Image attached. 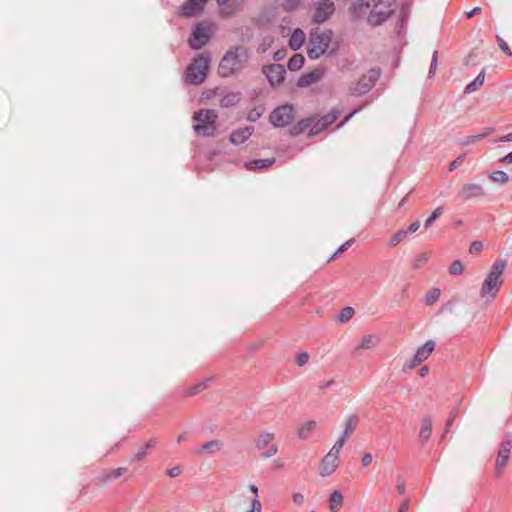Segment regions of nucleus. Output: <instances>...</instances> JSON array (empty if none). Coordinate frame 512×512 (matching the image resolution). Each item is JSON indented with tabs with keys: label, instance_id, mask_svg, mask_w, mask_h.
<instances>
[{
	"label": "nucleus",
	"instance_id": "36",
	"mask_svg": "<svg viewBox=\"0 0 512 512\" xmlns=\"http://www.w3.org/2000/svg\"><path fill=\"white\" fill-rule=\"evenodd\" d=\"M440 297V290L438 288H434L431 291H429L425 297V304L426 305H432L435 303Z\"/></svg>",
	"mask_w": 512,
	"mask_h": 512
},
{
	"label": "nucleus",
	"instance_id": "51",
	"mask_svg": "<svg viewBox=\"0 0 512 512\" xmlns=\"http://www.w3.org/2000/svg\"><path fill=\"white\" fill-rule=\"evenodd\" d=\"M482 249V243L479 241H474L469 248L470 253L480 252Z\"/></svg>",
	"mask_w": 512,
	"mask_h": 512
},
{
	"label": "nucleus",
	"instance_id": "45",
	"mask_svg": "<svg viewBox=\"0 0 512 512\" xmlns=\"http://www.w3.org/2000/svg\"><path fill=\"white\" fill-rule=\"evenodd\" d=\"M291 497H292V501L295 505L300 506L304 503L305 498L302 493L294 492Z\"/></svg>",
	"mask_w": 512,
	"mask_h": 512
},
{
	"label": "nucleus",
	"instance_id": "11",
	"mask_svg": "<svg viewBox=\"0 0 512 512\" xmlns=\"http://www.w3.org/2000/svg\"><path fill=\"white\" fill-rule=\"evenodd\" d=\"M294 119V109L291 105L285 104L277 107L270 114V121L275 127H285Z\"/></svg>",
	"mask_w": 512,
	"mask_h": 512
},
{
	"label": "nucleus",
	"instance_id": "29",
	"mask_svg": "<svg viewBox=\"0 0 512 512\" xmlns=\"http://www.w3.org/2000/svg\"><path fill=\"white\" fill-rule=\"evenodd\" d=\"M155 444H156V440L150 439L148 442H146L143 446H141L138 449V451L134 454L131 461H133V462L140 461L143 458H145L146 455L148 454L149 450L152 449L155 446Z\"/></svg>",
	"mask_w": 512,
	"mask_h": 512
},
{
	"label": "nucleus",
	"instance_id": "42",
	"mask_svg": "<svg viewBox=\"0 0 512 512\" xmlns=\"http://www.w3.org/2000/svg\"><path fill=\"white\" fill-rule=\"evenodd\" d=\"M490 133H492V129L491 128H488L486 129L483 133H480V134H477V135H472V136H469L466 140V143H475L483 138H485L486 136H488Z\"/></svg>",
	"mask_w": 512,
	"mask_h": 512
},
{
	"label": "nucleus",
	"instance_id": "31",
	"mask_svg": "<svg viewBox=\"0 0 512 512\" xmlns=\"http://www.w3.org/2000/svg\"><path fill=\"white\" fill-rule=\"evenodd\" d=\"M274 163V159H258L246 163L245 166L249 170L263 169L271 166Z\"/></svg>",
	"mask_w": 512,
	"mask_h": 512
},
{
	"label": "nucleus",
	"instance_id": "38",
	"mask_svg": "<svg viewBox=\"0 0 512 512\" xmlns=\"http://www.w3.org/2000/svg\"><path fill=\"white\" fill-rule=\"evenodd\" d=\"M490 178L492 180H494L495 182H499L502 184L507 183L509 180L508 174L503 171H496V172L492 173Z\"/></svg>",
	"mask_w": 512,
	"mask_h": 512
},
{
	"label": "nucleus",
	"instance_id": "27",
	"mask_svg": "<svg viewBox=\"0 0 512 512\" xmlns=\"http://www.w3.org/2000/svg\"><path fill=\"white\" fill-rule=\"evenodd\" d=\"M358 424V418L356 416H350L347 418L345 422V429L343 432V436L338 440L342 441V446L344 445L345 441L352 435L354 430L356 429Z\"/></svg>",
	"mask_w": 512,
	"mask_h": 512
},
{
	"label": "nucleus",
	"instance_id": "30",
	"mask_svg": "<svg viewBox=\"0 0 512 512\" xmlns=\"http://www.w3.org/2000/svg\"><path fill=\"white\" fill-rule=\"evenodd\" d=\"M432 434V420L429 417H425L421 424L419 436L424 441H427Z\"/></svg>",
	"mask_w": 512,
	"mask_h": 512
},
{
	"label": "nucleus",
	"instance_id": "6",
	"mask_svg": "<svg viewBox=\"0 0 512 512\" xmlns=\"http://www.w3.org/2000/svg\"><path fill=\"white\" fill-rule=\"evenodd\" d=\"M217 113L214 110H199L193 116L194 130L200 136H213L216 131Z\"/></svg>",
	"mask_w": 512,
	"mask_h": 512
},
{
	"label": "nucleus",
	"instance_id": "7",
	"mask_svg": "<svg viewBox=\"0 0 512 512\" xmlns=\"http://www.w3.org/2000/svg\"><path fill=\"white\" fill-rule=\"evenodd\" d=\"M210 58L206 54L198 55L186 69V77L192 84L202 83L209 69Z\"/></svg>",
	"mask_w": 512,
	"mask_h": 512
},
{
	"label": "nucleus",
	"instance_id": "25",
	"mask_svg": "<svg viewBox=\"0 0 512 512\" xmlns=\"http://www.w3.org/2000/svg\"><path fill=\"white\" fill-rule=\"evenodd\" d=\"M317 428V422L314 420L303 423L297 430L296 434L299 439L306 440L311 433Z\"/></svg>",
	"mask_w": 512,
	"mask_h": 512
},
{
	"label": "nucleus",
	"instance_id": "61",
	"mask_svg": "<svg viewBox=\"0 0 512 512\" xmlns=\"http://www.w3.org/2000/svg\"><path fill=\"white\" fill-rule=\"evenodd\" d=\"M249 490L255 495V497H258V487L254 484H251L249 486Z\"/></svg>",
	"mask_w": 512,
	"mask_h": 512
},
{
	"label": "nucleus",
	"instance_id": "20",
	"mask_svg": "<svg viewBox=\"0 0 512 512\" xmlns=\"http://www.w3.org/2000/svg\"><path fill=\"white\" fill-rule=\"evenodd\" d=\"M207 0H187L182 6L183 16H193L200 13L203 9Z\"/></svg>",
	"mask_w": 512,
	"mask_h": 512
},
{
	"label": "nucleus",
	"instance_id": "37",
	"mask_svg": "<svg viewBox=\"0 0 512 512\" xmlns=\"http://www.w3.org/2000/svg\"><path fill=\"white\" fill-rule=\"evenodd\" d=\"M442 213H443V208L437 207L432 212V214L428 217V219L425 221V223H424L425 228H429L432 225V223L442 215Z\"/></svg>",
	"mask_w": 512,
	"mask_h": 512
},
{
	"label": "nucleus",
	"instance_id": "32",
	"mask_svg": "<svg viewBox=\"0 0 512 512\" xmlns=\"http://www.w3.org/2000/svg\"><path fill=\"white\" fill-rule=\"evenodd\" d=\"M485 81V72L484 70L478 74V76L465 87L466 93H472L479 89Z\"/></svg>",
	"mask_w": 512,
	"mask_h": 512
},
{
	"label": "nucleus",
	"instance_id": "1",
	"mask_svg": "<svg viewBox=\"0 0 512 512\" xmlns=\"http://www.w3.org/2000/svg\"><path fill=\"white\" fill-rule=\"evenodd\" d=\"M354 8L358 16L367 15L370 24L379 25L393 13L394 4L392 0H360Z\"/></svg>",
	"mask_w": 512,
	"mask_h": 512
},
{
	"label": "nucleus",
	"instance_id": "17",
	"mask_svg": "<svg viewBox=\"0 0 512 512\" xmlns=\"http://www.w3.org/2000/svg\"><path fill=\"white\" fill-rule=\"evenodd\" d=\"M485 194L483 187L476 183L464 184L459 191V196L462 199L468 200L472 198H479Z\"/></svg>",
	"mask_w": 512,
	"mask_h": 512
},
{
	"label": "nucleus",
	"instance_id": "3",
	"mask_svg": "<svg viewBox=\"0 0 512 512\" xmlns=\"http://www.w3.org/2000/svg\"><path fill=\"white\" fill-rule=\"evenodd\" d=\"M339 114L340 112L334 109L322 117L312 116L302 119L291 128L290 132L292 135H299L304 132H308L309 136L317 135L329 125L333 124Z\"/></svg>",
	"mask_w": 512,
	"mask_h": 512
},
{
	"label": "nucleus",
	"instance_id": "62",
	"mask_svg": "<svg viewBox=\"0 0 512 512\" xmlns=\"http://www.w3.org/2000/svg\"><path fill=\"white\" fill-rule=\"evenodd\" d=\"M408 511V502L405 501L404 503H402V505L400 506L398 512H407Z\"/></svg>",
	"mask_w": 512,
	"mask_h": 512
},
{
	"label": "nucleus",
	"instance_id": "57",
	"mask_svg": "<svg viewBox=\"0 0 512 512\" xmlns=\"http://www.w3.org/2000/svg\"><path fill=\"white\" fill-rule=\"evenodd\" d=\"M499 142H512V132L500 137L498 139Z\"/></svg>",
	"mask_w": 512,
	"mask_h": 512
},
{
	"label": "nucleus",
	"instance_id": "44",
	"mask_svg": "<svg viewBox=\"0 0 512 512\" xmlns=\"http://www.w3.org/2000/svg\"><path fill=\"white\" fill-rule=\"evenodd\" d=\"M353 241H354L353 239H350V240L346 241L345 243H343L337 249V251L330 257L329 261L334 260L338 254L343 253L344 251H346L352 245Z\"/></svg>",
	"mask_w": 512,
	"mask_h": 512
},
{
	"label": "nucleus",
	"instance_id": "21",
	"mask_svg": "<svg viewBox=\"0 0 512 512\" xmlns=\"http://www.w3.org/2000/svg\"><path fill=\"white\" fill-rule=\"evenodd\" d=\"M222 446L223 445L219 440H211L195 448L193 453L197 456L213 454L216 451L221 450Z\"/></svg>",
	"mask_w": 512,
	"mask_h": 512
},
{
	"label": "nucleus",
	"instance_id": "39",
	"mask_svg": "<svg viewBox=\"0 0 512 512\" xmlns=\"http://www.w3.org/2000/svg\"><path fill=\"white\" fill-rule=\"evenodd\" d=\"M463 271H464V266L459 260L454 261L449 268V272L452 275H460L463 273Z\"/></svg>",
	"mask_w": 512,
	"mask_h": 512
},
{
	"label": "nucleus",
	"instance_id": "47",
	"mask_svg": "<svg viewBox=\"0 0 512 512\" xmlns=\"http://www.w3.org/2000/svg\"><path fill=\"white\" fill-rule=\"evenodd\" d=\"M464 161V157L463 156H459L457 157L454 161H452L449 165V171H453L455 169H457Z\"/></svg>",
	"mask_w": 512,
	"mask_h": 512
},
{
	"label": "nucleus",
	"instance_id": "10",
	"mask_svg": "<svg viewBox=\"0 0 512 512\" xmlns=\"http://www.w3.org/2000/svg\"><path fill=\"white\" fill-rule=\"evenodd\" d=\"M275 433L272 431H262L255 439V447L262 451V458L267 459L278 453V444L274 441Z\"/></svg>",
	"mask_w": 512,
	"mask_h": 512
},
{
	"label": "nucleus",
	"instance_id": "18",
	"mask_svg": "<svg viewBox=\"0 0 512 512\" xmlns=\"http://www.w3.org/2000/svg\"><path fill=\"white\" fill-rule=\"evenodd\" d=\"M244 0H217L220 14L228 17L238 11L243 4Z\"/></svg>",
	"mask_w": 512,
	"mask_h": 512
},
{
	"label": "nucleus",
	"instance_id": "19",
	"mask_svg": "<svg viewBox=\"0 0 512 512\" xmlns=\"http://www.w3.org/2000/svg\"><path fill=\"white\" fill-rule=\"evenodd\" d=\"M324 76V70L316 68L306 74H303L297 81L298 87H308L314 83L319 82Z\"/></svg>",
	"mask_w": 512,
	"mask_h": 512
},
{
	"label": "nucleus",
	"instance_id": "14",
	"mask_svg": "<svg viewBox=\"0 0 512 512\" xmlns=\"http://www.w3.org/2000/svg\"><path fill=\"white\" fill-rule=\"evenodd\" d=\"M512 447V436L507 435L505 439L501 442L498 456L495 463V469L498 474L501 473L503 468L506 466L509 457H510V450Z\"/></svg>",
	"mask_w": 512,
	"mask_h": 512
},
{
	"label": "nucleus",
	"instance_id": "63",
	"mask_svg": "<svg viewBox=\"0 0 512 512\" xmlns=\"http://www.w3.org/2000/svg\"><path fill=\"white\" fill-rule=\"evenodd\" d=\"M428 258H429V255H428L427 253H423V254L419 257L418 261H419L420 263H425V262L428 260Z\"/></svg>",
	"mask_w": 512,
	"mask_h": 512
},
{
	"label": "nucleus",
	"instance_id": "50",
	"mask_svg": "<svg viewBox=\"0 0 512 512\" xmlns=\"http://www.w3.org/2000/svg\"><path fill=\"white\" fill-rule=\"evenodd\" d=\"M436 68H437V52L434 51L433 58H432V63H431L430 69H429V76L430 77L432 75H434Z\"/></svg>",
	"mask_w": 512,
	"mask_h": 512
},
{
	"label": "nucleus",
	"instance_id": "43",
	"mask_svg": "<svg viewBox=\"0 0 512 512\" xmlns=\"http://www.w3.org/2000/svg\"><path fill=\"white\" fill-rule=\"evenodd\" d=\"M236 101H238V96L236 94H229L221 99V106L227 107L233 105Z\"/></svg>",
	"mask_w": 512,
	"mask_h": 512
},
{
	"label": "nucleus",
	"instance_id": "13",
	"mask_svg": "<svg viewBox=\"0 0 512 512\" xmlns=\"http://www.w3.org/2000/svg\"><path fill=\"white\" fill-rule=\"evenodd\" d=\"M378 78L376 71H370L368 75H363L359 81L350 87V93L359 96L368 92L375 84Z\"/></svg>",
	"mask_w": 512,
	"mask_h": 512
},
{
	"label": "nucleus",
	"instance_id": "48",
	"mask_svg": "<svg viewBox=\"0 0 512 512\" xmlns=\"http://www.w3.org/2000/svg\"><path fill=\"white\" fill-rule=\"evenodd\" d=\"M421 226V222L419 220H416L414 222H412L409 226V228L406 230L408 232V234H413L415 233L416 231H418V229L420 228Z\"/></svg>",
	"mask_w": 512,
	"mask_h": 512
},
{
	"label": "nucleus",
	"instance_id": "16",
	"mask_svg": "<svg viewBox=\"0 0 512 512\" xmlns=\"http://www.w3.org/2000/svg\"><path fill=\"white\" fill-rule=\"evenodd\" d=\"M263 73L266 75L271 85H278L284 80L285 69L281 64H271L263 68Z\"/></svg>",
	"mask_w": 512,
	"mask_h": 512
},
{
	"label": "nucleus",
	"instance_id": "60",
	"mask_svg": "<svg viewBox=\"0 0 512 512\" xmlns=\"http://www.w3.org/2000/svg\"><path fill=\"white\" fill-rule=\"evenodd\" d=\"M501 162H505V163H512V151L510 153H508L507 155H505L502 159H501Z\"/></svg>",
	"mask_w": 512,
	"mask_h": 512
},
{
	"label": "nucleus",
	"instance_id": "15",
	"mask_svg": "<svg viewBox=\"0 0 512 512\" xmlns=\"http://www.w3.org/2000/svg\"><path fill=\"white\" fill-rule=\"evenodd\" d=\"M334 3L331 0H320L315 9L313 19L315 22L326 21L334 12Z\"/></svg>",
	"mask_w": 512,
	"mask_h": 512
},
{
	"label": "nucleus",
	"instance_id": "5",
	"mask_svg": "<svg viewBox=\"0 0 512 512\" xmlns=\"http://www.w3.org/2000/svg\"><path fill=\"white\" fill-rule=\"evenodd\" d=\"M332 33L315 29L310 33L307 54L311 59H317L323 55L329 48Z\"/></svg>",
	"mask_w": 512,
	"mask_h": 512
},
{
	"label": "nucleus",
	"instance_id": "58",
	"mask_svg": "<svg viewBox=\"0 0 512 512\" xmlns=\"http://www.w3.org/2000/svg\"><path fill=\"white\" fill-rule=\"evenodd\" d=\"M189 437V434L188 432H182L178 437H177V443H181L183 441H186Z\"/></svg>",
	"mask_w": 512,
	"mask_h": 512
},
{
	"label": "nucleus",
	"instance_id": "22",
	"mask_svg": "<svg viewBox=\"0 0 512 512\" xmlns=\"http://www.w3.org/2000/svg\"><path fill=\"white\" fill-rule=\"evenodd\" d=\"M126 471H127V468H125V467H119L116 469L105 470L98 476L97 479L100 484L105 485V484L110 483L112 480H115V479L121 477L123 474L126 473Z\"/></svg>",
	"mask_w": 512,
	"mask_h": 512
},
{
	"label": "nucleus",
	"instance_id": "4",
	"mask_svg": "<svg viewBox=\"0 0 512 512\" xmlns=\"http://www.w3.org/2000/svg\"><path fill=\"white\" fill-rule=\"evenodd\" d=\"M506 266L507 261L504 259H497L493 263L492 269L487 274L480 289V297L484 299L485 302L492 301L498 294L503 284L501 276Z\"/></svg>",
	"mask_w": 512,
	"mask_h": 512
},
{
	"label": "nucleus",
	"instance_id": "49",
	"mask_svg": "<svg viewBox=\"0 0 512 512\" xmlns=\"http://www.w3.org/2000/svg\"><path fill=\"white\" fill-rule=\"evenodd\" d=\"M498 44H499V48H500L504 53H506V54H508V55H511V54H512V52H511V50L509 49V47H508L507 43H506L503 39H501V38H499V37H498Z\"/></svg>",
	"mask_w": 512,
	"mask_h": 512
},
{
	"label": "nucleus",
	"instance_id": "24",
	"mask_svg": "<svg viewBox=\"0 0 512 512\" xmlns=\"http://www.w3.org/2000/svg\"><path fill=\"white\" fill-rule=\"evenodd\" d=\"M252 133L253 127L247 126L239 128L231 133L230 141L235 145L242 144L252 135Z\"/></svg>",
	"mask_w": 512,
	"mask_h": 512
},
{
	"label": "nucleus",
	"instance_id": "46",
	"mask_svg": "<svg viewBox=\"0 0 512 512\" xmlns=\"http://www.w3.org/2000/svg\"><path fill=\"white\" fill-rule=\"evenodd\" d=\"M251 509L255 512H262V504H261L260 500L258 499V497H255L254 499H252Z\"/></svg>",
	"mask_w": 512,
	"mask_h": 512
},
{
	"label": "nucleus",
	"instance_id": "56",
	"mask_svg": "<svg viewBox=\"0 0 512 512\" xmlns=\"http://www.w3.org/2000/svg\"><path fill=\"white\" fill-rule=\"evenodd\" d=\"M481 7H475L471 11L467 13V18H472L473 16L481 13Z\"/></svg>",
	"mask_w": 512,
	"mask_h": 512
},
{
	"label": "nucleus",
	"instance_id": "55",
	"mask_svg": "<svg viewBox=\"0 0 512 512\" xmlns=\"http://www.w3.org/2000/svg\"><path fill=\"white\" fill-rule=\"evenodd\" d=\"M285 57V51L278 50L274 53V60L275 61H281Z\"/></svg>",
	"mask_w": 512,
	"mask_h": 512
},
{
	"label": "nucleus",
	"instance_id": "35",
	"mask_svg": "<svg viewBox=\"0 0 512 512\" xmlns=\"http://www.w3.org/2000/svg\"><path fill=\"white\" fill-rule=\"evenodd\" d=\"M353 315H354V309L352 307L348 306L341 310V312L338 315V320L341 323H346L352 318Z\"/></svg>",
	"mask_w": 512,
	"mask_h": 512
},
{
	"label": "nucleus",
	"instance_id": "8",
	"mask_svg": "<svg viewBox=\"0 0 512 512\" xmlns=\"http://www.w3.org/2000/svg\"><path fill=\"white\" fill-rule=\"evenodd\" d=\"M214 30L215 26L211 22L203 21L196 24L188 40L190 47L196 50L201 49L208 43Z\"/></svg>",
	"mask_w": 512,
	"mask_h": 512
},
{
	"label": "nucleus",
	"instance_id": "28",
	"mask_svg": "<svg viewBox=\"0 0 512 512\" xmlns=\"http://www.w3.org/2000/svg\"><path fill=\"white\" fill-rule=\"evenodd\" d=\"M304 41L305 33L300 28H297L290 37L289 46L292 50H298L303 45Z\"/></svg>",
	"mask_w": 512,
	"mask_h": 512
},
{
	"label": "nucleus",
	"instance_id": "41",
	"mask_svg": "<svg viewBox=\"0 0 512 512\" xmlns=\"http://www.w3.org/2000/svg\"><path fill=\"white\" fill-rule=\"evenodd\" d=\"M273 43V39L271 37H266L263 39V41L259 44L257 48L258 53H265Z\"/></svg>",
	"mask_w": 512,
	"mask_h": 512
},
{
	"label": "nucleus",
	"instance_id": "34",
	"mask_svg": "<svg viewBox=\"0 0 512 512\" xmlns=\"http://www.w3.org/2000/svg\"><path fill=\"white\" fill-rule=\"evenodd\" d=\"M408 232L405 230V229H400L398 230L394 235L391 236V238L389 239V246L390 247H395L397 246L399 243H401L402 241L405 240V238L408 236Z\"/></svg>",
	"mask_w": 512,
	"mask_h": 512
},
{
	"label": "nucleus",
	"instance_id": "52",
	"mask_svg": "<svg viewBox=\"0 0 512 512\" xmlns=\"http://www.w3.org/2000/svg\"><path fill=\"white\" fill-rule=\"evenodd\" d=\"M308 359H309V355L307 353H301L296 360L297 365L303 366L305 363L308 362Z\"/></svg>",
	"mask_w": 512,
	"mask_h": 512
},
{
	"label": "nucleus",
	"instance_id": "26",
	"mask_svg": "<svg viewBox=\"0 0 512 512\" xmlns=\"http://www.w3.org/2000/svg\"><path fill=\"white\" fill-rule=\"evenodd\" d=\"M344 498L339 490H334L329 497V510L338 512L343 506Z\"/></svg>",
	"mask_w": 512,
	"mask_h": 512
},
{
	"label": "nucleus",
	"instance_id": "64",
	"mask_svg": "<svg viewBox=\"0 0 512 512\" xmlns=\"http://www.w3.org/2000/svg\"><path fill=\"white\" fill-rule=\"evenodd\" d=\"M274 464L277 468H283L284 467V461L282 459H276L274 460Z\"/></svg>",
	"mask_w": 512,
	"mask_h": 512
},
{
	"label": "nucleus",
	"instance_id": "59",
	"mask_svg": "<svg viewBox=\"0 0 512 512\" xmlns=\"http://www.w3.org/2000/svg\"><path fill=\"white\" fill-rule=\"evenodd\" d=\"M429 373V368L427 366H423L420 370H419V375L420 377H425L427 376Z\"/></svg>",
	"mask_w": 512,
	"mask_h": 512
},
{
	"label": "nucleus",
	"instance_id": "54",
	"mask_svg": "<svg viewBox=\"0 0 512 512\" xmlns=\"http://www.w3.org/2000/svg\"><path fill=\"white\" fill-rule=\"evenodd\" d=\"M363 466L367 467L372 463V455L370 453H366L363 455L362 459Z\"/></svg>",
	"mask_w": 512,
	"mask_h": 512
},
{
	"label": "nucleus",
	"instance_id": "12",
	"mask_svg": "<svg viewBox=\"0 0 512 512\" xmlns=\"http://www.w3.org/2000/svg\"><path fill=\"white\" fill-rule=\"evenodd\" d=\"M435 346L436 344L433 340L426 341L423 346L417 349L414 357L410 361L405 363L404 368L412 370L415 367L419 366L422 362L429 358V356L434 351Z\"/></svg>",
	"mask_w": 512,
	"mask_h": 512
},
{
	"label": "nucleus",
	"instance_id": "33",
	"mask_svg": "<svg viewBox=\"0 0 512 512\" xmlns=\"http://www.w3.org/2000/svg\"><path fill=\"white\" fill-rule=\"evenodd\" d=\"M304 64V56L301 54L293 55L288 61V68L291 71H298Z\"/></svg>",
	"mask_w": 512,
	"mask_h": 512
},
{
	"label": "nucleus",
	"instance_id": "2",
	"mask_svg": "<svg viewBox=\"0 0 512 512\" xmlns=\"http://www.w3.org/2000/svg\"><path fill=\"white\" fill-rule=\"evenodd\" d=\"M250 58L248 48L238 45L231 47L222 57L218 72L222 77H229L240 72Z\"/></svg>",
	"mask_w": 512,
	"mask_h": 512
},
{
	"label": "nucleus",
	"instance_id": "40",
	"mask_svg": "<svg viewBox=\"0 0 512 512\" xmlns=\"http://www.w3.org/2000/svg\"><path fill=\"white\" fill-rule=\"evenodd\" d=\"M209 383H210V379L201 381L200 383H198L195 386H193L192 388H190V394L195 395V394L199 393L200 391L206 389L208 387Z\"/></svg>",
	"mask_w": 512,
	"mask_h": 512
},
{
	"label": "nucleus",
	"instance_id": "23",
	"mask_svg": "<svg viewBox=\"0 0 512 512\" xmlns=\"http://www.w3.org/2000/svg\"><path fill=\"white\" fill-rule=\"evenodd\" d=\"M380 343V338L377 335H366L362 337L360 343L354 348L353 352L357 353L360 350L375 349Z\"/></svg>",
	"mask_w": 512,
	"mask_h": 512
},
{
	"label": "nucleus",
	"instance_id": "9",
	"mask_svg": "<svg viewBox=\"0 0 512 512\" xmlns=\"http://www.w3.org/2000/svg\"><path fill=\"white\" fill-rule=\"evenodd\" d=\"M342 441H336L329 452L323 457L319 465V474L322 477L330 476L339 466V455L342 450Z\"/></svg>",
	"mask_w": 512,
	"mask_h": 512
},
{
	"label": "nucleus",
	"instance_id": "53",
	"mask_svg": "<svg viewBox=\"0 0 512 512\" xmlns=\"http://www.w3.org/2000/svg\"><path fill=\"white\" fill-rule=\"evenodd\" d=\"M167 474L172 478L177 477L181 474V468L178 466L173 467V468L167 470Z\"/></svg>",
	"mask_w": 512,
	"mask_h": 512
}]
</instances>
